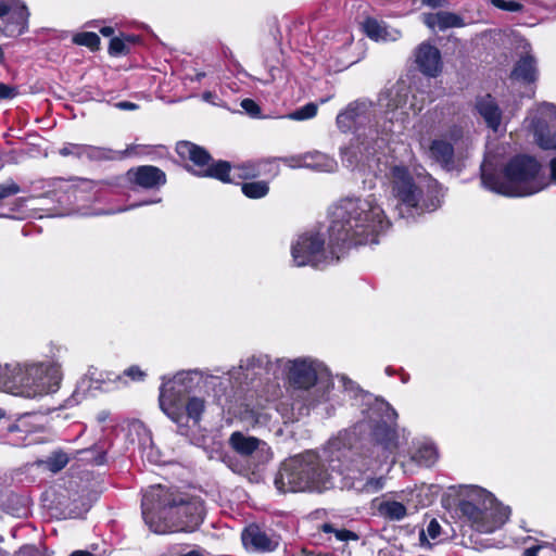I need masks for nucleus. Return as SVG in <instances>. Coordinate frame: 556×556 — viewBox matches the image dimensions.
<instances>
[{"label": "nucleus", "instance_id": "69168bd1", "mask_svg": "<svg viewBox=\"0 0 556 556\" xmlns=\"http://www.w3.org/2000/svg\"><path fill=\"white\" fill-rule=\"evenodd\" d=\"M371 39H374L376 42H386L388 37H380V36H377V37H370Z\"/></svg>", "mask_w": 556, "mask_h": 556}, {"label": "nucleus", "instance_id": "f257e3e1", "mask_svg": "<svg viewBox=\"0 0 556 556\" xmlns=\"http://www.w3.org/2000/svg\"><path fill=\"white\" fill-rule=\"evenodd\" d=\"M361 401L363 419L353 434L367 426L370 445L353 452L350 432L344 431L328 441L321 455L307 451L286 459L275 478L279 492H320L334 486L336 477H340L342 488L357 492L371 494L383 489L384 478L372 473L400 447L401 440L407 442L409 433L397 428V413L387 401L370 394H363Z\"/></svg>", "mask_w": 556, "mask_h": 556}, {"label": "nucleus", "instance_id": "f03ea898", "mask_svg": "<svg viewBox=\"0 0 556 556\" xmlns=\"http://www.w3.org/2000/svg\"><path fill=\"white\" fill-rule=\"evenodd\" d=\"M390 227L391 222L376 194L344 198L331 212L328 244L318 231L300 233L291 242L292 263L295 267L324 269L338 262L344 250L378 244Z\"/></svg>", "mask_w": 556, "mask_h": 556}, {"label": "nucleus", "instance_id": "6ab92c4d", "mask_svg": "<svg viewBox=\"0 0 556 556\" xmlns=\"http://www.w3.org/2000/svg\"><path fill=\"white\" fill-rule=\"evenodd\" d=\"M519 48L522 49L520 56L511 71V78L523 84H533L538 80L539 70L535 56L531 53L530 45L520 40Z\"/></svg>", "mask_w": 556, "mask_h": 556}, {"label": "nucleus", "instance_id": "79ce46f5", "mask_svg": "<svg viewBox=\"0 0 556 556\" xmlns=\"http://www.w3.org/2000/svg\"><path fill=\"white\" fill-rule=\"evenodd\" d=\"M85 147V144L66 143L60 149V154L62 156L74 155L77 157H84Z\"/></svg>", "mask_w": 556, "mask_h": 556}, {"label": "nucleus", "instance_id": "cd10ccee", "mask_svg": "<svg viewBox=\"0 0 556 556\" xmlns=\"http://www.w3.org/2000/svg\"><path fill=\"white\" fill-rule=\"evenodd\" d=\"M343 46L345 47L342 55L344 59V66H350L361 60L364 54V41L362 38L355 41L353 37H346Z\"/></svg>", "mask_w": 556, "mask_h": 556}, {"label": "nucleus", "instance_id": "aec40b11", "mask_svg": "<svg viewBox=\"0 0 556 556\" xmlns=\"http://www.w3.org/2000/svg\"><path fill=\"white\" fill-rule=\"evenodd\" d=\"M127 180L142 189H159L166 184V175L159 167L141 165L126 173Z\"/></svg>", "mask_w": 556, "mask_h": 556}, {"label": "nucleus", "instance_id": "0e129e2a", "mask_svg": "<svg viewBox=\"0 0 556 556\" xmlns=\"http://www.w3.org/2000/svg\"><path fill=\"white\" fill-rule=\"evenodd\" d=\"M205 76L204 72H198L194 77H191V80L200 81Z\"/></svg>", "mask_w": 556, "mask_h": 556}, {"label": "nucleus", "instance_id": "a19ab883", "mask_svg": "<svg viewBox=\"0 0 556 556\" xmlns=\"http://www.w3.org/2000/svg\"><path fill=\"white\" fill-rule=\"evenodd\" d=\"M363 30L365 35H387L386 30L381 27L380 23L375 18H366L363 23Z\"/></svg>", "mask_w": 556, "mask_h": 556}, {"label": "nucleus", "instance_id": "473e14b6", "mask_svg": "<svg viewBox=\"0 0 556 556\" xmlns=\"http://www.w3.org/2000/svg\"><path fill=\"white\" fill-rule=\"evenodd\" d=\"M161 201H162V198H154V199L144 200V201H141L138 203H132V204H130L128 206H124V207H117V208H112V210H98V211L85 212L84 214L85 215H94V216L113 215V214H118V213L127 212L130 210H135L140 206L156 204V203H160Z\"/></svg>", "mask_w": 556, "mask_h": 556}, {"label": "nucleus", "instance_id": "5701e85b", "mask_svg": "<svg viewBox=\"0 0 556 556\" xmlns=\"http://www.w3.org/2000/svg\"><path fill=\"white\" fill-rule=\"evenodd\" d=\"M439 458V453L434 443L429 439H418L414 441V450L410 459L422 467H432Z\"/></svg>", "mask_w": 556, "mask_h": 556}, {"label": "nucleus", "instance_id": "3c124183", "mask_svg": "<svg viewBox=\"0 0 556 556\" xmlns=\"http://www.w3.org/2000/svg\"><path fill=\"white\" fill-rule=\"evenodd\" d=\"M17 89L10 85L0 83V101L13 99L17 96Z\"/></svg>", "mask_w": 556, "mask_h": 556}, {"label": "nucleus", "instance_id": "4468645a", "mask_svg": "<svg viewBox=\"0 0 556 556\" xmlns=\"http://www.w3.org/2000/svg\"><path fill=\"white\" fill-rule=\"evenodd\" d=\"M270 372L275 376L278 372L275 366V361L273 362L266 354H253L242 358L239 365L237 367H232L227 374L230 379L235 380V382L242 384L252 383Z\"/></svg>", "mask_w": 556, "mask_h": 556}, {"label": "nucleus", "instance_id": "1a4fd4ad", "mask_svg": "<svg viewBox=\"0 0 556 556\" xmlns=\"http://www.w3.org/2000/svg\"><path fill=\"white\" fill-rule=\"evenodd\" d=\"M462 515L480 533H492L509 518L510 510L502 505L488 490L469 485L459 501Z\"/></svg>", "mask_w": 556, "mask_h": 556}, {"label": "nucleus", "instance_id": "6e6552de", "mask_svg": "<svg viewBox=\"0 0 556 556\" xmlns=\"http://www.w3.org/2000/svg\"><path fill=\"white\" fill-rule=\"evenodd\" d=\"M395 211L401 218L415 219L440 208L445 197L444 187L431 175L410 173L404 165H393L387 175Z\"/></svg>", "mask_w": 556, "mask_h": 556}, {"label": "nucleus", "instance_id": "4be33fe9", "mask_svg": "<svg viewBox=\"0 0 556 556\" xmlns=\"http://www.w3.org/2000/svg\"><path fill=\"white\" fill-rule=\"evenodd\" d=\"M422 22L431 31H444L448 28H460L466 25L463 16L447 11L422 14Z\"/></svg>", "mask_w": 556, "mask_h": 556}, {"label": "nucleus", "instance_id": "2eb2a0df", "mask_svg": "<svg viewBox=\"0 0 556 556\" xmlns=\"http://www.w3.org/2000/svg\"><path fill=\"white\" fill-rule=\"evenodd\" d=\"M229 445L236 453L248 458L255 467L265 465L273 458L271 448L265 441L240 431L231 433Z\"/></svg>", "mask_w": 556, "mask_h": 556}, {"label": "nucleus", "instance_id": "f8f14e48", "mask_svg": "<svg viewBox=\"0 0 556 556\" xmlns=\"http://www.w3.org/2000/svg\"><path fill=\"white\" fill-rule=\"evenodd\" d=\"M176 151L181 159L193 163L194 168L191 170L194 175L215 178L223 182L231 181L230 164L226 161L211 163V155L203 148L189 141H181L177 143Z\"/></svg>", "mask_w": 556, "mask_h": 556}, {"label": "nucleus", "instance_id": "9d476101", "mask_svg": "<svg viewBox=\"0 0 556 556\" xmlns=\"http://www.w3.org/2000/svg\"><path fill=\"white\" fill-rule=\"evenodd\" d=\"M210 377L200 369L180 370L173 377H162L159 403L163 413L174 422H182L185 397L194 391L205 378Z\"/></svg>", "mask_w": 556, "mask_h": 556}, {"label": "nucleus", "instance_id": "7c9ffc66", "mask_svg": "<svg viewBox=\"0 0 556 556\" xmlns=\"http://www.w3.org/2000/svg\"><path fill=\"white\" fill-rule=\"evenodd\" d=\"M129 150L127 149L125 152H114L111 149L106 148H99L93 146H86L84 157H87L89 160H113L116 157H124Z\"/></svg>", "mask_w": 556, "mask_h": 556}, {"label": "nucleus", "instance_id": "f3484780", "mask_svg": "<svg viewBox=\"0 0 556 556\" xmlns=\"http://www.w3.org/2000/svg\"><path fill=\"white\" fill-rule=\"evenodd\" d=\"M419 496L413 490H403L395 493L396 500L386 498L378 505V513L386 519L391 521H401L408 511H416L419 507V502L416 498Z\"/></svg>", "mask_w": 556, "mask_h": 556}, {"label": "nucleus", "instance_id": "20e7f679", "mask_svg": "<svg viewBox=\"0 0 556 556\" xmlns=\"http://www.w3.org/2000/svg\"><path fill=\"white\" fill-rule=\"evenodd\" d=\"M141 509L146 525L157 534L193 532L204 518L200 497L161 484L144 491Z\"/></svg>", "mask_w": 556, "mask_h": 556}, {"label": "nucleus", "instance_id": "ea45409f", "mask_svg": "<svg viewBox=\"0 0 556 556\" xmlns=\"http://www.w3.org/2000/svg\"><path fill=\"white\" fill-rule=\"evenodd\" d=\"M490 3L493 7L507 12H521L523 10V5L521 3L513 0H490Z\"/></svg>", "mask_w": 556, "mask_h": 556}, {"label": "nucleus", "instance_id": "7ed1b4c3", "mask_svg": "<svg viewBox=\"0 0 556 556\" xmlns=\"http://www.w3.org/2000/svg\"><path fill=\"white\" fill-rule=\"evenodd\" d=\"M434 100L428 93H412L405 81H397L379 96L378 105L383 114V124H371L374 105L365 100L351 102L337 116V126L342 132H354L358 141V151L365 159L382 151L393 136L405 129L409 115H417L427 102Z\"/></svg>", "mask_w": 556, "mask_h": 556}, {"label": "nucleus", "instance_id": "5fc2aeb1", "mask_svg": "<svg viewBox=\"0 0 556 556\" xmlns=\"http://www.w3.org/2000/svg\"><path fill=\"white\" fill-rule=\"evenodd\" d=\"M340 382L345 391L354 392L357 389L355 383L346 376H340Z\"/></svg>", "mask_w": 556, "mask_h": 556}, {"label": "nucleus", "instance_id": "dca6fc26", "mask_svg": "<svg viewBox=\"0 0 556 556\" xmlns=\"http://www.w3.org/2000/svg\"><path fill=\"white\" fill-rule=\"evenodd\" d=\"M29 11L22 0H0V33L23 35L28 31Z\"/></svg>", "mask_w": 556, "mask_h": 556}, {"label": "nucleus", "instance_id": "c03bdc74", "mask_svg": "<svg viewBox=\"0 0 556 556\" xmlns=\"http://www.w3.org/2000/svg\"><path fill=\"white\" fill-rule=\"evenodd\" d=\"M264 164V162L260 163H248L240 167L242 170V174H240L241 177L248 179V178H254L261 174L260 166Z\"/></svg>", "mask_w": 556, "mask_h": 556}, {"label": "nucleus", "instance_id": "423d86ee", "mask_svg": "<svg viewBox=\"0 0 556 556\" xmlns=\"http://www.w3.org/2000/svg\"><path fill=\"white\" fill-rule=\"evenodd\" d=\"M481 184L494 193L521 198L535 194L548 186L541 164L532 156L516 155L506 165L491 153L481 164Z\"/></svg>", "mask_w": 556, "mask_h": 556}, {"label": "nucleus", "instance_id": "ddd939ff", "mask_svg": "<svg viewBox=\"0 0 556 556\" xmlns=\"http://www.w3.org/2000/svg\"><path fill=\"white\" fill-rule=\"evenodd\" d=\"M463 135V128L454 125L442 136L432 139L427 148L424 143L421 146L426 150L427 156L443 169L447 172L459 170L463 164L455 148L462 141Z\"/></svg>", "mask_w": 556, "mask_h": 556}, {"label": "nucleus", "instance_id": "9b49d317", "mask_svg": "<svg viewBox=\"0 0 556 556\" xmlns=\"http://www.w3.org/2000/svg\"><path fill=\"white\" fill-rule=\"evenodd\" d=\"M530 129L541 149L556 150V105L549 102L539 104L530 119ZM549 169L548 185H556V156L551 160Z\"/></svg>", "mask_w": 556, "mask_h": 556}, {"label": "nucleus", "instance_id": "09e8293b", "mask_svg": "<svg viewBox=\"0 0 556 556\" xmlns=\"http://www.w3.org/2000/svg\"><path fill=\"white\" fill-rule=\"evenodd\" d=\"M124 375L134 381H142L146 378V372L137 365H132L125 369Z\"/></svg>", "mask_w": 556, "mask_h": 556}, {"label": "nucleus", "instance_id": "bb28decb", "mask_svg": "<svg viewBox=\"0 0 556 556\" xmlns=\"http://www.w3.org/2000/svg\"><path fill=\"white\" fill-rule=\"evenodd\" d=\"M70 459V455L64 451L54 450L46 459L39 460L38 464L47 470L56 473L66 467Z\"/></svg>", "mask_w": 556, "mask_h": 556}, {"label": "nucleus", "instance_id": "c756f323", "mask_svg": "<svg viewBox=\"0 0 556 556\" xmlns=\"http://www.w3.org/2000/svg\"><path fill=\"white\" fill-rule=\"evenodd\" d=\"M242 193L249 199H263L269 192V184L265 180H252L241 185Z\"/></svg>", "mask_w": 556, "mask_h": 556}, {"label": "nucleus", "instance_id": "de8ad7c7", "mask_svg": "<svg viewBox=\"0 0 556 556\" xmlns=\"http://www.w3.org/2000/svg\"><path fill=\"white\" fill-rule=\"evenodd\" d=\"M291 168H304V153L279 159Z\"/></svg>", "mask_w": 556, "mask_h": 556}, {"label": "nucleus", "instance_id": "e433bc0d", "mask_svg": "<svg viewBox=\"0 0 556 556\" xmlns=\"http://www.w3.org/2000/svg\"><path fill=\"white\" fill-rule=\"evenodd\" d=\"M321 529L325 533H333L336 539L341 542L358 540V535L355 532L346 529H337L330 523H325Z\"/></svg>", "mask_w": 556, "mask_h": 556}, {"label": "nucleus", "instance_id": "4c0bfd02", "mask_svg": "<svg viewBox=\"0 0 556 556\" xmlns=\"http://www.w3.org/2000/svg\"><path fill=\"white\" fill-rule=\"evenodd\" d=\"M105 450L103 447L96 446L89 450L79 451L78 454L90 455L81 457L84 460H88L93 465H103L105 463Z\"/></svg>", "mask_w": 556, "mask_h": 556}, {"label": "nucleus", "instance_id": "c9c22d12", "mask_svg": "<svg viewBox=\"0 0 556 556\" xmlns=\"http://www.w3.org/2000/svg\"><path fill=\"white\" fill-rule=\"evenodd\" d=\"M96 29H99L100 35L103 36L114 35V28L104 25V22L99 20L87 22L84 25V29L76 35H97Z\"/></svg>", "mask_w": 556, "mask_h": 556}, {"label": "nucleus", "instance_id": "a878e982", "mask_svg": "<svg viewBox=\"0 0 556 556\" xmlns=\"http://www.w3.org/2000/svg\"><path fill=\"white\" fill-rule=\"evenodd\" d=\"M141 438L139 442V448L141 451L142 458L154 465L164 463L161 451L154 445L150 432L141 427Z\"/></svg>", "mask_w": 556, "mask_h": 556}, {"label": "nucleus", "instance_id": "412c9836", "mask_svg": "<svg viewBox=\"0 0 556 556\" xmlns=\"http://www.w3.org/2000/svg\"><path fill=\"white\" fill-rule=\"evenodd\" d=\"M416 64L419 71L428 77H437L442 72V60L439 49L428 43H421L416 51Z\"/></svg>", "mask_w": 556, "mask_h": 556}, {"label": "nucleus", "instance_id": "8fccbe9b", "mask_svg": "<svg viewBox=\"0 0 556 556\" xmlns=\"http://www.w3.org/2000/svg\"><path fill=\"white\" fill-rule=\"evenodd\" d=\"M14 556H48L41 549L34 545L22 546Z\"/></svg>", "mask_w": 556, "mask_h": 556}, {"label": "nucleus", "instance_id": "2f4dec72", "mask_svg": "<svg viewBox=\"0 0 556 556\" xmlns=\"http://www.w3.org/2000/svg\"><path fill=\"white\" fill-rule=\"evenodd\" d=\"M441 534V526L437 519L430 520L426 530L419 532V545L424 548H431L430 540H435Z\"/></svg>", "mask_w": 556, "mask_h": 556}, {"label": "nucleus", "instance_id": "49530a36", "mask_svg": "<svg viewBox=\"0 0 556 556\" xmlns=\"http://www.w3.org/2000/svg\"><path fill=\"white\" fill-rule=\"evenodd\" d=\"M241 108L249 114L251 117H258L261 114V108L258 104L252 99H243L241 101Z\"/></svg>", "mask_w": 556, "mask_h": 556}, {"label": "nucleus", "instance_id": "f704fd0d", "mask_svg": "<svg viewBox=\"0 0 556 556\" xmlns=\"http://www.w3.org/2000/svg\"><path fill=\"white\" fill-rule=\"evenodd\" d=\"M140 37H111L109 53L112 56H119L127 53V42L135 43Z\"/></svg>", "mask_w": 556, "mask_h": 556}, {"label": "nucleus", "instance_id": "603ef678", "mask_svg": "<svg viewBox=\"0 0 556 556\" xmlns=\"http://www.w3.org/2000/svg\"><path fill=\"white\" fill-rule=\"evenodd\" d=\"M540 545L541 556H556V542H543Z\"/></svg>", "mask_w": 556, "mask_h": 556}, {"label": "nucleus", "instance_id": "393cba45", "mask_svg": "<svg viewBox=\"0 0 556 556\" xmlns=\"http://www.w3.org/2000/svg\"><path fill=\"white\" fill-rule=\"evenodd\" d=\"M337 162L333 157L319 151L304 153V168H311L318 172H333Z\"/></svg>", "mask_w": 556, "mask_h": 556}, {"label": "nucleus", "instance_id": "bf43d9fd", "mask_svg": "<svg viewBox=\"0 0 556 556\" xmlns=\"http://www.w3.org/2000/svg\"><path fill=\"white\" fill-rule=\"evenodd\" d=\"M522 556H541L540 545L538 544V545L527 548L523 552Z\"/></svg>", "mask_w": 556, "mask_h": 556}, {"label": "nucleus", "instance_id": "a211bd4d", "mask_svg": "<svg viewBox=\"0 0 556 556\" xmlns=\"http://www.w3.org/2000/svg\"><path fill=\"white\" fill-rule=\"evenodd\" d=\"M244 547L249 551L269 553L279 545V536L271 530H266L252 523L244 528L241 533Z\"/></svg>", "mask_w": 556, "mask_h": 556}, {"label": "nucleus", "instance_id": "37998d69", "mask_svg": "<svg viewBox=\"0 0 556 556\" xmlns=\"http://www.w3.org/2000/svg\"><path fill=\"white\" fill-rule=\"evenodd\" d=\"M72 41L76 46H85L91 51H96L100 47V37H72Z\"/></svg>", "mask_w": 556, "mask_h": 556}, {"label": "nucleus", "instance_id": "b1692460", "mask_svg": "<svg viewBox=\"0 0 556 556\" xmlns=\"http://www.w3.org/2000/svg\"><path fill=\"white\" fill-rule=\"evenodd\" d=\"M476 108L488 126L496 131L501 125L502 113L495 100L490 94L478 98Z\"/></svg>", "mask_w": 556, "mask_h": 556}, {"label": "nucleus", "instance_id": "e2e57ef3", "mask_svg": "<svg viewBox=\"0 0 556 556\" xmlns=\"http://www.w3.org/2000/svg\"><path fill=\"white\" fill-rule=\"evenodd\" d=\"M70 556H94V555L87 551H75V552L71 553Z\"/></svg>", "mask_w": 556, "mask_h": 556}, {"label": "nucleus", "instance_id": "0eeeda50", "mask_svg": "<svg viewBox=\"0 0 556 556\" xmlns=\"http://www.w3.org/2000/svg\"><path fill=\"white\" fill-rule=\"evenodd\" d=\"M66 353V345L51 341L43 359L10 363L9 393L28 400L56 393L63 380L62 359Z\"/></svg>", "mask_w": 556, "mask_h": 556}, {"label": "nucleus", "instance_id": "39448f33", "mask_svg": "<svg viewBox=\"0 0 556 556\" xmlns=\"http://www.w3.org/2000/svg\"><path fill=\"white\" fill-rule=\"evenodd\" d=\"M275 366L292 400L291 409L299 416L332 401L333 381L328 366L313 356L276 358Z\"/></svg>", "mask_w": 556, "mask_h": 556}, {"label": "nucleus", "instance_id": "6e6d98bb", "mask_svg": "<svg viewBox=\"0 0 556 556\" xmlns=\"http://www.w3.org/2000/svg\"><path fill=\"white\" fill-rule=\"evenodd\" d=\"M85 383V379L80 382L79 387L77 388V390L73 393L72 397H70L68 400H66V403L64 405V407H70V406H73V405H76L78 402H79V389L81 388V386Z\"/></svg>", "mask_w": 556, "mask_h": 556}, {"label": "nucleus", "instance_id": "680f3d73", "mask_svg": "<svg viewBox=\"0 0 556 556\" xmlns=\"http://www.w3.org/2000/svg\"><path fill=\"white\" fill-rule=\"evenodd\" d=\"M179 556H203L200 549H191L187 553H182Z\"/></svg>", "mask_w": 556, "mask_h": 556}, {"label": "nucleus", "instance_id": "864d4df0", "mask_svg": "<svg viewBox=\"0 0 556 556\" xmlns=\"http://www.w3.org/2000/svg\"><path fill=\"white\" fill-rule=\"evenodd\" d=\"M26 424H27V420H26V417H23V418H20L17 420V422L15 424H12L8 427V430L9 432L11 433H14V432H24L25 431V427H26Z\"/></svg>", "mask_w": 556, "mask_h": 556}, {"label": "nucleus", "instance_id": "338daca9", "mask_svg": "<svg viewBox=\"0 0 556 556\" xmlns=\"http://www.w3.org/2000/svg\"><path fill=\"white\" fill-rule=\"evenodd\" d=\"M409 379V375L408 374H405L403 372L402 376H401V380L402 382L406 383Z\"/></svg>", "mask_w": 556, "mask_h": 556}, {"label": "nucleus", "instance_id": "13d9d810", "mask_svg": "<svg viewBox=\"0 0 556 556\" xmlns=\"http://www.w3.org/2000/svg\"><path fill=\"white\" fill-rule=\"evenodd\" d=\"M424 4L430 8H440L444 7L447 2L446 0H421Z\"/></svg>", "mask_w": 556, "mask_h": 556}, {"label": "nucleus", "instance_id": "a18cd8bd", "mask_svg": "<svg viewBox=\"0 0 556 556\" xmlns=\"http://www.w3.org/2000/svg\"><path fill=\"white\" fill-rule=\"evenodd\" d=\"M10 363L0 364V391L9 393Z\"/></svg>", "mask_w": 556, "mask_h": 556}, {"label": "nucleus", "instance_id": "774afa93", "mask_svg": "<svg viewBox=\"0 0 556 556\" xmlns=\"http://www.w3.org/2000/svg\"><path fill=\"white\" fill-rule=\"evenodd\" d=\"M386 374H387L388 376H393V375H394V370H393L391 367H387V368H386Z\"/></svg>", "mask_w": 556, "mask_h": 556}, {"label": "nucleus", "instance_id": "4d7b16f0", "mask_svg": "<svg viewBox=\"0 0 556 556\" xmlns=\"http://www.w3.org/2000/svg\"><path fill=\"white\" fill-rule=\"evenodd\" d=\"M116 108H118L121 110L132 111V110L138 109V105L136 103H132L129 101H122V102L116 103Z\"/></svg>", "mask_w": 556, "mask_h": 556}, {"label": "nucleus", "instance_id": "052dcab7", "mask_svg": "<svg viewBox=\"0 0 556 556\" xmlns=\"http://www.w3.org/2000/svg\"><path fill=\"white\" fill-rule=\"evenodd\" d=\"M215 98V94L211 91H205L203 94H202V99L205 101V102H213V99Z\"/></svg>", "mask_w": 556, "mask_h": 556}, {"label": "nucleus", "instance_id": "58836bf2", "mask_svg": "<svg viewBox=\"0 0 556 556\" xmlns=\"http://www.w3.org/2000/svg\"><path fill=\"white\" fill-rule=\"evenodd\" d=\"M20 192H22L20 185L16 184L13 179L9 178L0 184V202Z\"/></svg>", "mask_w": 556, "mask_h": 556}, {"label": "nucleus", "instance_id": "72a5a7b5", "mask_svg": "<svg viewBox=\"0 0 556 556\" xmlns=\"http://www.w3.org/2000/svg\"><path fill=\"white\" fill-rule=\"evenodd\" d=\"M318 105L314 102L306 103L305 105L287 114L285 117L291 121H307L316 116Z\"/></svg>", "mask_w": 556, "mask_h": 556}, {"label": "nucleus", "instance_id": "c85d7f7f", "mask_svg": "<svg viewBox=\"0 0 556 556\" xmlns=\"http://www.w3.org/2000/svg\"><path fill=\"white\" fill-rule=\"evenodd\" d=\"M205 408V401L198 396L189 397L188 401L184 402V412L186 418L182 422H176L177 425H186L188 419H192L194 422H198L201 419V416Z\"/></svg>", "mask_w": 556, "mask_h": 556}]
</instances>
